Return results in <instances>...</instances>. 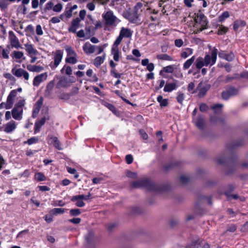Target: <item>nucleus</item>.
Segmentation results:
<instances>
[{
	"label": "nucleus",
	"instance_id": "obj_1",
	"mask_svg": "<svg viewBox=\"0 0 248 248\" xmlns=\"http://www.w3.org/2000/svg\"><path fill=\"white\" fill-rule=\"evenodd\" d=\"M217 54V49L214 47L210 54H206L204 58L201 57L197 58L194 65L198 69H202L204 66L211 67L216 62Z\"/></svg>",
	"mask_w": 248,
	"mask_h": 248
},
{
	"label": "nucleus",
	"instance_id": "obj_2",
	"mask_svg": "<svg viewBox=\"0 0 248 248\" xmlns=\"http://www.w3.org/2000/svg\"><path fill=\"white\" fill-rule=\"evenodd\" d=\"M143 5L142 2H139L137 3L133 7L132 11H130V9L124 11L123 13V16L131 23L140 22V16L142 11Z\"/></svg>",
	"mask_w": 248,
	"mask_h": 248
},
{
	"label": "nucleus",
	"instance_id": "obj_3",
	"mask_svg": "<svg viewBox=\"0 0 248 248\" xmlns=\"http://www.w3.org/2000/svg\"><path fill=\"white\" fill-rule=\"evenodd\" d=\"M131 186L133 188L144 187L149 191L161 192L162 188L155 183L150 181L148 179H143L133 182Z\"/></svg>",
	"mask_w": 248,
	"mask_h": 248
},
{
	"label": "nucleus",
	"instance_id": "obj_4",
	"mask_svg": "<svg viewBox=\"0 0 248 248\" xmlns=\"http://www.w3.org/2000/svg\"><path fill=\"white\" fill-rule=\"evenodd\" d=\"M196 28L195 32L196 33H199L203 30L207 28L208 21L205 15L201 13H197L195 18Z\"/></svg>",
	"mask_w": 248,
	"mask_h": 248
},
{
	"label": "nucleus",
	"instance_id": "obj_5",
	"mask_svg": "<svg viewBox=\"0 0 248 248\" xmlns=\"http://www.w3.org/2000/svg\"><path fill=\"white\" fill-rule=\"evenodd\" d=\"M103 18L105 21L106 28L107 27L115 28L120 22L121 20L118 18L111 11H107L103 15Z\"/></svg>",
	"mask_w": 248,
	"mask_h": 248
},
{
	"label": "nucleus",
	"instance_id": "obj_6",
	"mask_svg": "<svg viewBox=\"0 0 248 248\" xmlns=\"http://www.w3.org/2000/svg\"><path fill=\"white\" fill-rule=\"evenodd\" d=\"M132 34L133 31L131 29L123 27L121 28L119 34L114 42L120 44L123 38H130Z\"/></svg>",
	"mask_w": 248,
	"mask_h": 248
},
{
	"label": "nucleus",
	"instance_id": "obj_7",
	"mask_svg": "<svg viewBox=\"0 0 248 248\" xmlns=\"http://www.w3.org/2000/svg\"><path fill=\"white\" fill-rule=\"evenodd\" d=\"M55 86L53 89V94L60 96L62 92V78L56 76L55 77Z\"/></svg>",
	"mask_w": 248,
	"mask_h": 248
},
{
	"label": "nucleus",
	"instance_id": "obj_8",
	"mask_svg": "<svg viewBox=\"0 0 248 248\" xmlns=\"http://www.w3.org/2000/svg\"><path fill=\"white\" fill-rule=\"evenodd\" d=\"M9 40L11 47L12 48L15 47L16 49H18L19 48H22L18 39L17 38L14 33L12 31H9Z\"/></svg>",
	"mask_w": 248,
	"mask_h": 248
},
{
	"label": "nucleus",
	"instance_id": "obj_9",
	"mask_svg": "<svg viewBox=\"0 0 248 248\" xmlns=\"http://www.w3.org/2000/svg\"><path fill=\"white\" fill-rule=\"evenodd\" d=\"M55 78L53 80L50 81L46 85V89L44 91V95L45 97L50 98L53 95V89L55 86Z\"/></svg>",
	"mask_w": 248,
	"mask_h": 248
},
{
	"label": "nucleus",
	"instance_id": "obj_10",
	"mask_svg": "<svg viewBox=\"0 0 248 248\" xmlns=\"http://www.w3.org/2000/svg\"><path fill=\"white\" fill-rule=\"evenodd\" d=\"M210 88V84L202 85V83H199L197 89L198 91V96L200 98L204 96Z\"/></svg>",
	"mask_w": 248,
	"mask_h": 248
},
{
	"label": "nucleus",
	"instance_id": "obj_11",
	"mask_svg": "<svg viewBox=\"0 0 248 248\" xmlns=\"http://www.w3.org/2000/svg\"><path fill=\"white\" fill-rule=\"evenodd\" d=\"M12 73L16 77L20 78L23 76L26 80H28L29 78V73L25 70L21 68L12 69Z\"/></svg>",
	"mask_w": 248,
	"mask_h": 248
},
{
	"label": "nucleus",
	"instance_id": "obj_12",
	"mask_svg": "<svg viewBox=\"0 0 248 248\" xmlns=\"http://www.w3.org/2000/svg\"><path fill=\"white\" fill-rule=\"evenodd\" d=\"M119 45L120 44L114 42L111 49V53L113 55V60L116 62L119 61Z\"/></svg>",
	"mask_w": 248,
	"mask_h": 248
},
{
	"label": "nucleus",
	"instance_id": "obj_13",
	"mask_svg": "<svg viewBox=\"0 0 248 248\" xmlns=\"http://www.w3.org/2000/svg\"><path fill=\"white\" fill-rule=\"evenodd\" d=\"M80 19L78 17L73 19L71 22V26L68 28L69 31L76 33L77 30L82 27L80 23Z\"/></svg>",
	"mask_w": 248,
	"mask_h": 248
},
{
	"label": "nucleus",
	"instance_id": "obj_14",
	"mask_svg": "<svg viewBox=\"0 0 248 248\" xmlns=\"http://www.w3.org/2000/svg\"><path fill=\"white\" fill-rule=\"evenodd\" d=\"M193 122L196 126L202 130L204 127V119L202 115H199L196 118L193 119Z\"/></svg>",
	"mask_w": 248,
	"mask_h": 248
},
{
	"label": "nucleus",
	"instance_id": "obj_15",
	"mask_svg": "<svg viewBox=\"0 0 248 248\" xmlns=\"http://www.w3.org/2000/svg\"><path fill=\"white\" fill-rule=\"evenodd\" d=\"M84 52L87 55L96 52V46L92 45L90 43L86 42L83 46Z\"/></svg>",
	"mask_w": 248,
	"mask_h": 248
},
{
	"label": "nucleus",
	"instance_id": "obj_16",
	"mask_svg": "<svg viewBox=\"0 0 248 248\" xmlns=\"http://www.w3.org/2000/svg\"><path fill=\"white\" fill-rule=\"evenodd\" d=\"M218 56L220 58L225 59V60L229 62L232 61L234 58V55L232 52L226 53L223 51H220V52H219Z\"/></svg>",
	"mask_w": 248,
	"mask_h": 248
},
{
	"label": "nucleus",
	"instance_id": "obj_17",
	"mask_svg": "<svg viewBox=\"0 0 248 248\" xmlns=\"http://www.w3.org/2000/svg\"><path fill=\"white\" fill-rule=\"evenodd\" d=\"M46 77L47 75L46 73H43L35 77L33 81V85L34 86H38L44 79L45 80L46 78Z\"/></svg>",
	"mask_w": 248,
	"mask_h": 248
},
{
	"label": "nucleus",
	"instance_id": "obj_18",
	"mask_svg": "<svg viewBox=\"0 0 248 248\" xmlns=\"http://www.w3.org/2000/svg\"><path fill=\"white\" fill-rule=\"evenodd\" d=\"M22 112V108L14 107L12 111V116L16 120H20L22 118L21 115Z\"/></svg>",
	"mask_w": 248,
	"mask_h": 248
},
{
	"label": "nucleus",
	"instance_id": "obj_19",
	"mask_svg": "<svg viewBox=\"0 0 248 248\" xmlns=\"http://www.w3.org/2000/svg\"><path fill=\"white\" fill-rule=\"evenodd\" d=\"M178 87V85L175 82L167 83L165 85L163 90L165 92L170 93L176 90Z\"/></svg>",
	"mask_w": 248,
	"mask_h": 248
},
{
	"label": "nucleus",
	"instance_id": "obj_20",
	"mask_svg": "<svg viewBox=\"0 0 248 248\" xmlns=\"http://www.w3.org/2000/svg\"><path fill=\"white\" fill-rule=\"evenodd\" d=\"M78 6L77 5H74L72 6L71 4H68L65 8L64 15L67 18L71 17L72 15V11L77 8Z\"/></svg>",
	"mask_w": 248,
	"mask_h": 248
},
{
	"label": "nucleus",
	"instance_id": "obj_21",
	"mask_svg": "<svg viewBox=\"0 0 248 248\" xmlns=\"http://www.w3.org/2000/svg\"><path fill=\"white\" fill-rule=\"evenodd\" d=\"M16 128V124L15 122L12 121L8 123L6 125L4 129V131L6 133H10L13 131Z\"/></svg>",
	"mask_w": 248,
	"mask_h": 248
},
{
	"label": "nucleus",
	"instance_id": "obj_22",
	"mask_svg": "<svg viewBox=\"0 0 248 248\" xmlns=\"http://www.w3.org/2000/svg\"><path fill=\"white\" fill-rule=\"evenodd\" d=\"M26 50L30 57L35 55L37 53V50L33 47L31 44H26L25 45Z\"/></svg>",
	"mask_w": 248,
	"mask_h": 248
},
{
	"label": "nucleus",
	"instance_id": "obj_23",
	"mask_svg": "<svg viewBox=\"0 0 248 248\" xmlns=\"http://www.w3.org/2000/svg\"><path fill=\"white\" fill-rule=\"evenodd\" d=\"M27 69L31 72H40L44 70V67L40 65H27Z\"/></svg>",
	"mask_w": 248,
	"mask_h": 248
},
{
	"label": "nucleus",
	"instance_id": "obj_24",
	"mask_svg": "<svg viewBox=\"0 0 248 248\" xmlns=\"http://www.w3.org/2000/svg\"><path fill=\"white\" fill-rule=\"evenodd\" d=\"M156 100L159 104L161 107H166L169 104V100L168 99H164L163 96L161 95L157 97Z\"/></svg>",
	"mask_w": 248,
	"mask_h": 248
},
{
	"label": "nucleus",
	"instance_id": "obj_25",
	"mask_svg": "<svg viewBox=\"0 0 248 248\" xmlns=\"http://www.w3.org/2000/svg\"><path fill=\"white\" fill-rule=\"evenodd\" d=\"M106 55L102 56H97L95 58L93 62V64L96 67H99L103 63L105 60Z\"/></svg>",
	"mask_w": 248,
	"mask_h": 248
},
{
	"label": "nucleus",
	"instance_id": "obj_26",
	"mask_svg": "<svg viewBox=\"0 0 248 248\" xmlns=\"http://www.w3.org/2000/svg\"><path fill=\"white\" fill-rule=\"evenodd\" d=\"M62 59V55L61 50L57 51L54 56V66L57 67L60 63Z\"/></svg>",
	"mask_w": 248,
	"mask_h": 248
},
{
	"label": "nucleus",
	"instance_id": "obj_27",
	"mask_svg": "<svg viewBox=\"0 0 248 248\" xmlns=\"http://www.w3.org/2000/svg\"><path fill=\"white\" fill-rule=\"evenodd\" d=\"M246 23L245 21L242 20H237L234 21L233 23V29L235 31H236L239 28L244 27L246 26Z\"/></svg>",
	"mask_w": 248,
	"mask_h": 248
},
{
	"label": "nucleus",
	"instance_id": "obj_28",
	"mask_svg": "<svg viewBox=\"0 0 248 248\" xmlns=\"http://www.w3.org/2000/svg\"><path fill=\"white\" fill-rule=\"evenodd\" d=\"M195 60V56H193L190 59L186 60L183 64V69L186 70L188 69L190 66L193 63Z\"/></svg>",
	"mask_w": 248,
	"mask_h": 248
},
{
	"label": "nucleus",
	"instance_id": "obj_29",
	"mask_svg": "<svg viewBox=\"0 0 248 248\" xmlns=\"http://www.w3.org/2000/svg\"><path fill=\"white\" fill-rule=\"evenodd\" d=\"M50 142L51 144L57 149L61 150V148L60 146V142L58 140V138L55 137H51L50 139Z\"/></svg>",
	"mask_w": 248,
	"mask_h": 248
},
{
	"label": "nucleus",
	"instance_id": "obj_30",
	"mask_svg": "<svg viewBox=\"0 0 248 248\" xmlns=\"http://www.w3.org/2000/svg\"><path fill=\"white\" fill-rule=\"evenodd\" d=\"M193 53V49L190 48H186L181 53V57L182 58L186 59Z\"/></svg>",
	"mask_w": 248,
	"mask_h": 248
},
{
	"label": "nucleus",
	"instance_id": "obj_31",
	"mask_svg": "<svg viewBox=\"0 0 248 248\" xmlns=\"http://www.w3.org/2000/svg\"><path fill=\"white\" fill-rule=\"evenodd\" d=\"M23 56V52L19 51H14L11 54V56L16 59H20L22 58Z\"/></svg>",
	"mask_w": 248,
	"mask_h": 248
},
{
	"label": "nucleus",
	"instance_id": "obj_32",
	"mask_svg": "<svg viewBox=\"0 0 248 248\" xmlns=\"http://www.w3.org/2000/svg\"><path fill=\"white\" fill-rule=\"evenodd\" d=\"M156 58L159 60H162L164 61H173L172 58L166 54H162L157 55Z\"/></svg>",
	"mask_w": 248,
	"mask_h": 248
},
{
	"label": "nucleus",
	"instance_id": "obj_33",
	"mask_svg": "<svg viewBox=\"0 0 248 248\" xmlns=\"http://www.w3.org/2000/svg\"><path fill=\"white\" fill-rule=\"evenodd\" d=\"M174 65H170L164 67L162 70L160 72V74H161L162 72H164L167 73H172L174 71Z\"/></svg>",
	"mask_w": 248,
	"mask_h": 248
},
{
	"label": "nucleus",
	"instance_id": "obj_34",
	"mask_svg": "<svg viewBox=\"0 0 248 248\" xmlns=\"http://www.w3.org/2000/svg\"><path fill=\"white\" fill-rule=\"evenodd\" d=\"M76 196H73L71 198V201L73 202H76V206L79 207H82L84 206L85 203L83 201V199H78V200H75L74 198Z\"/></svg>",
	"mask_w": 248,
	"mask_h": 248
},
{
	"label": "nucleus",
	"instance_id": "obj_35",
	"mask_svg": "<svg viewBox=\"0 0 248 248\" xmlns=\"http://www.w3.org/2000/svg\"><path fill=\"white\" fill-rule=\"evenodd\" d=\"M226 90L228 93H229L231 96L236 95L238 93V90L232 86H230L229 87L227 88Z\"/></svg>",
	"mask_w": 248,
	"mask_h": 248
},
{
	"label": "nucleus",
	"instance_id": "obj_36",
	"mask_svg": "<svg viewBox=\"0 0 248 248\" xmlns=\"http://www.w3.org/2000/svg\"><path fill=\"white\" fill-rule=\"evenodd\" d=\"M230 16L229 13L228 11H225L220 15L218 18V21L219 22H223L225 19Z\"/></svg>",
	"mask_w": 248,
	"mask_h": 248
},
{
	"label": "nucleus",
	"instance_id": "obj_37",
	"mask_svg": "<svg viewBox=\"0 0 248 248\" xmlns=\"http://www.w3.org/2000/svg\"><path fill=\"white\" fill-rule=\"evenodd\" d=\"M103 105L108 108L110 111H111L113 113L116 114L117 110L114 105L107 102H104Z\"/></svg>",
	"mask_w": 248,
	"mask_h": 248
},
{
	"label": "nucleus",
	"instance_id": "obj_38",
	"mask_svg": "<svg viewBox=\"0 0 248 248\" xmlns=\"http://www.w3.org/2000/svg\"><path fill=\"white\" fill-rule=\"evenodd\" d=\"M228 30V29L223 25L219 27L217 31V34L223 35L225 34Z\"/></svg>",
	"mask_w": 248,
	"mask_h": 248
},
{
	"label": "nucleus",
	"instance_id": "obj_39",
	"mask_svg": "<svg viewBox=\"0 0 248 248\" xmlns=\"http://www.w3.org/2000/svg\"><path fill=\"white\" fill-rule=\"evenodd\" d=\"M91 193L89 192L88 194L87 195H84L83 194L76 195V197L74 198V199L78 200V199H83V200L86 201L89 199L91 198Z\"/></svg>",
	"mask_w": 248,
	"mask_h": 248
},
{
	"label": "nucleus",
	"instance_id": "obj_40",
	"mask_svg": "<svg viewBox=\"0 0 248 248\" xmlns=\"http://www.w3.org/2000/svg\"><path fill=\"white\" fill-rule=\"evenodd\" d=\"M223 106L222 104H218L212 106L211 108L214 110L215 113H219L221 111Z\"/></svg>",
	"mask_w": 248,
	"mask_h": 248
},
{
	"label": "nucleus",
	"instance_id": "obj_41",
	"mask_svg": "<svg viewBox=\"0 0 248 248\" xmlns=\"http://www.w3.org/2000/svg\"><path fill=\"white\" fill-rule=\"evenodd\" d=\"M185 99V95L183 93L178 92L177 93V96L176 97V99L177 102L180 104H182L183 101Z\"/></svg>",
	"mask_w": 248,
	"mask_h": 248
},
{
	"label": "nucleus",
	"instance_id": "obj_42",
	"mask_svg": "<svg viewBox=\"0 0 248 248\" xmlns=\"http://www.w3.org/2000/svg\"><path fill=\"white\" fill-rule=\"evenodd\" d=\"M77 60L75 58V56H71L67 57L65 59V62L69 63L75 64L77 62Z\"/></svg>",
	"mask_w": 248,
	"mask_h": 248
},
{
	"label": "nucleus",
	"instance_id": "obj_43",
	"mask_svg": "<svg viewBox=\"0 0 248 248\" xmlns=\"http://www.w3.org/2000/svg\"><path fill=\"white\" fill-rule=\"evenodd\" d=\"M49 213L54 216H57L62 214V209L61 208H54L49 211Z\"/></svg>",
	"mask_w": 248,
	"mask_h": 248
},
{
	"label": "nucleus",
	"instance_id": "obj_44",
	"mask_svg": "<svg viewBox=\"0 0 248 248\" xmlns=\"http://www.w3.org/2000/svg\"><path fill=\"white\" fill-rule=\"evenodd\" d=\"M35 178L39 181H45L46 180L45 176L41 172L36 173L35 174Z\"/></svg>",
	"mask_w": 248,
	"mask_h": 248
},
{
	"label": "nucleus",
	"instance_id": "obj_45",
	"mask_svg": "<svg viewBox=\"0 0 248 248\" xmlns=\"http://www.w3.org/2000/svg\"><path fill=\"white\" fill-rule=\"evenodd\" d=\"M66 169H67V171L69 173L75 174L74 177L75 178H78V174L77 173H76V169H75L74 168H72L71 167H66Z\"/></svg>",
	"mask_w": 248,
	"mask_h": 248
},
{
	"label": "nucleus",
	"instance_id": "obj_46",
	"mask_svg": "<svg viewBox=\"0 0 248 248\" xmlns=\"http://www.w3.org/2000/svg\"><path fill=\"white\" fill-rule=\"evenodd\" d=\"M110 75L115 78H121L123 74L117 73L116 72V70L115 69H112L110 71Z\"/></svg>",
	"mask_w": 248,
	"mask_h": 248
},
{
	"label": "nucleus",
	"instance_id": "obj_47",
	"mask_svg": "<svg viewBox=\"0 0 248 248\" xmlns=\"http://www.w3.org/2000/svg\"><path fill=\"white\" fill-rule=\"evenodd\" d=\"M65 49L67 52V57H69L71 56H76V53L72 49V48L69 46H66L65 47Z\"/></svg>",
	"mask_w": 248,
	"mask_h": 248
},
{
	"label": "nucleus",
	"instance_id": "obj_48",
	"mask_svg": "<svg viewBox=\"0 0 248 248\" xmlns=\"http://www.w3.org/2000/svg\"><path fill=\"white\" fill-rule=\"evenodd\" d=\"M54 5V3L53 2V1H52V0L49 1L48 3H46V7L44 9V11L46 12L47 10H50L52 9H53Z\"/></svg>",
	"mask_w": 248,
	"mask_h": 248
},
{
	"label": "nucleus",
	"instance_id": "obj_49",
	"mask_svg": "<svg viewBox=\"0 0 248 248\" xmlns=\"http://www.w3.org/2000/svg\"><path fill=\"white\" fill-rule=\"evenodd\" d=\"M81 213L80 210L79 209H72L70 210V214L72 216H77Z\"/></svg>",
	"mask_w": 248,
	"mask_h": 248
},
{
	"label": "nucleus",
	"instance_id": "obj_50",
	"mask_svg": "<svg viewBox=\"0 0 248 248\" xmlns=\"http://www.w3.org/2000/svg\"><path fill=\"white\" fill-rule=\"evenodd\" d=\"M13 100H14L13 98H9V96H8L7 99V103H6V107H5L6 109H9L12 107V105L13 104Z\"/></svg>",
	"mask_w": 248,
	"mask_h": 248
},
{
	"label": "nucleus",
	"instance_id": "obj_51",
	"mask_svg": "<svg viewBox=\"0 0 248 248\" xmlns=\"http://www.w3.org/2000/svg\"><path fill=\"white\" fill-rule=\"evenodd\" d=\"M199 247V243L198 240H195L193 241L191 243L188 244L186 248H198Z\"/></svg>",
	"mask_w": 248,
	"mask_h": 248
},
{
	"label": "nucleus",
	"instance_id": "obj_52",
	"mask_svg": "<svg viewBox=\"0 0 248 248\" xmlns=\"http://www.w3.org/2000/svg\"><path fill=\"white\" fill-rule=\"evenodd\" d=\"M240 143H232L231 145L227 144L226 146V149L229 152L232 151V150L236 147L240 145Z\"/></svg>",
	"mask_w": 248,
	"mask_h": 248
},
{
	"label": "nucleus",
	"instance_id": "obj_53",
	"mask_svg": "<svg viewBox=\"0 0 248 248\" xmlns=\"http://www.w3.org/2000/svg\"><path fill=\"white\" fill-rule=\"evenodd\" d=\"M221 96L222 98L224 100H227L229 99V98L231 96L230 94L227 91V90L226 91L222 92L221 93Z\"/></svg>",
	"mask_w": 248,
	"mask_h": 248
},
{
	"label": "nucleus",
	"instance_id": "obj_54",
	"mask_svg": "<svg viewBox=\"0 0 248 248\" xmlns=\"http://www.w3.org/2000/svg\"><path fill=\"white\" fill-rule=\"evenodd\" d=\"M76 33H77V36L79 38L85 37L86 39L87 38V35L86 34V32L83 30H80V31H79L78 32H77Z\"/></svg>",
	"mask_w": 248,
	"mask_h": 248
},
{
	"label": "nucleus",
	"instance_id": "obj_55",
	"mask_svg": "<svg viewBox=\"0 0 248 248\" xmlns=\"http://www.w3.org/2000/svg\"><path fill=\"white\" fill-rule=\"evenodd\" d=\"M60 19H62V15H61L59 17H53L50 20L52 23L56 24L60 22Z\"/></svg>",
	"mask_w": 248,
	"mask_h": 248
},
{
	"label": "nucleus",
	"instance_id": "obj_56",
	"mask_svg": "<svg viewBox=\"0 0 248 248\" xmlns=\"http://www.w3.org/2000/svg\"><path fill=\"white\" fill-rule=\"evenodd\" d=\"M216 161L219 164H223L227 162V159L225 157H218L216 159Z\"/></svg>",
	"mask_w": 248,
	"mask_h": 248
},
{
	"label": "nucleus",
	"instance_id": "obj_57",
	"mask_svg": "<svg viewBox=\"0 0 248 248\" xmlns=\"http://www.w3.org/2000/svg\"><path fill=\"white\" fill-rule=\"evenodd\" d=\"M180 182L183 184H185L187 183L189 179L187 176L186 175H182L179 178Z\"/></svg>",
	"mask_w": 248,
	"mask_h": 248
},
{
	"label": "nucleus",
	"instance_id": "obj_58",
	"mask_svg": "<svg viewBox=\"0 0 248 248\" xmlns=\"http://www.w3.org/2000/svg\"><path fill=\"white\" fill-rule=\"evenodd\" d=\"M9 51L6 49H2V57L4 59H7L9 58Z\"/></svg>",
	"mask_w": 248,
	"mask_h": 248
},
{
	"label": "nucleus",
	"instance_id": "obj_59",
	"mask_svg": "<svg viewBox=\"0 0 248 248\" xmlns=\"http://www.w3.org/2000/svg\"><path fill=\"white\" fill-rule=\"evenodd\" d=\"M29 232V231L28 229L24 230L23 231L20 232L17 235L16 238L23 237L25 234L28 233Z\"/></svg>",
	"mask_w": 248,
	"mask_h": 248
},
{
	"label": "nucleus",
	"instance_id": "obj_60",
	"mask_svg": "<svg viewBox=\"0 0 248 248\" xmlns=\"http://www.w3.org/2000/svg\"><path fill=\"white\" fill-rule=\"evenodd\" d=\"M174 44L176 46L180 47L183 45L184 42L182 39H178L175 40Z\"/></svg>",
	"mask_w": 248,
	"mask_h": 248
},
{
	"label": "nucleus",
	"instance_id": "obj_61",
	"mask_svg": "<svg viewBox=\"0 0 248 248\" xmlns=\"http://www.w3.org/2000/svg\"><path fill=\"white\" fill-rule=\"evenodd\" d=\"M52 217L53 216L49 213L48 214L45 216V220L47 223H49L52 221Z\"/></svg>",
	"mask_w": 248,
	"mask_h": 248
},
{
	"label": "nucleus",
	"instance_id": "obj_62",
	"mask_svg": "<svg viewBox=\"0 0 248 248\" xmlns=\"http://www.w3.org/2000/svg\"><path fill=\"white\" fill-rule=\"evenodd\" d=\"M43 103V97H40L35 103L34 106L41 108Z\"/></svg>",
	"mask_w": 248,
	"mask_h": 248
},
{
	"label": "nucleus",
	"instance_id": "obj_63",
	"mask_svg": "<svg viewBox=\"0 0 248 248\" xmlns=\"http://www.w3.org/2000/svg\"><path fill=\"white\" fill-rule=\"evenodd\" d=\"M62 9V5L61 3H58L53 8V10L54 12H60Z\"/></svg>",
	"mask_w": 248,
	"mask_h": 248
},
{
	"label": "nucleus",
	"instance_id": "obj_64",
	"mask_svg": "<svg viewBox=\"0 0 248 248\" xmlns=\"http://www.w3.org/2000/svg\"><path fill=\"white\" fill-rule=\"evenodd\" d=\"M125 160L128 164H130L133 162V158L132 155H127L125 156Z\"/></svg>",
	"mask_w": 248,
	"mask_h": 248
}]
</instances>
